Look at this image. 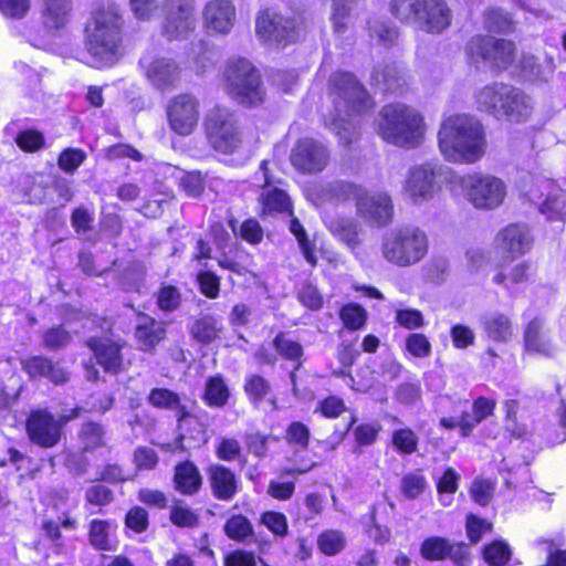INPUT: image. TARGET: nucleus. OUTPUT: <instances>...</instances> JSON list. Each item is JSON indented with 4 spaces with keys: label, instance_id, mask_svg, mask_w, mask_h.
I'll return each mask as SVG.
<instances>
[{
    "label": "nucleus",
    "instance_id": "nucleus-1",
    "mask_svg": "<svg viewBox=\"0 0 566 566\" xmlns=\"http://www.w3.org/2000/svg\"><path fill=\"white\" fill-rule=\"evenodd\" d=\"M331 84L336 114L331 119H325V124L338 137L340 144L348 146L359 137V124L349 117L370 111L374 102L350 73H335L331 77Z\"/></svg>",
    "mask_w": 566,
    "mask_h": 566
},
{
    "label": "nucleus",
    "instance_id": "nucleus-2",
    "mask_svg": "<svg viewBox=\"0 0 566 566\" xmlns=\"http://www.w3.org/2000/svg\"><path fill=\"white\" fill-rule=\"evenodd\" d=\"M124 20L115 3L102 4L91 12L84 29V44L95 67L118 61Z\"/></svg>",
    "mask_w": 566,
    "mask_h": 566
},
{
    "label": "nucleus",
    "instance_id": "nucleus-3",
    "mask_svg": "<svg viewBox=\"0 0 566 566\" xmlns=\"http://www.w3.org/2000/svg\"><path fill=\"white\" fill-rule=\"evenodd\" d=\"M438 139L442 155L455 163L473 164L483 157L486 148L482 124L465 114L446 118L439 129Z\"/></svg>",
    "mask_w": 566,
    "mask_h": 566
},
{
    "label": "nucleus",
    "instance_id": "nucleus-4",
    "mask_svg": "<svg viewBox=\"0 0 566 566\" xmlns=\"http://www.w3.org/2000/svg\"><path fill=\"white\" fill-rule=\"evenodd\" d=\"M378 133L384 140L398 147L415 148L424 135L423 117L403 104H389L379 112Z\"/></svg>",
    "mask_w": 566,
    "mask_h": 566
},
{
    "label": "nucleus",
    "instance_id": "nucleus-5",
    "mask_svg": "<svg viewBox=\"0 0 566 566\" xmlns=\"http://www.w3.org/2000/svg\"><path fill=\"white\" fill-rule=\"evenodd\" d=\"M222 80L226 93L238 104L255 107L263 102L264 88L259 70L244 57L227 62Z\"/></svg>",
    "mask_w": 566,
    "mask_h": 566
},
{
    "label": "nucleus",
    "instance_id": "nucleus-6",
    "mask_svg": "<svg viewBox=\"0 0 566 566\" xmlns=\"http://www.w3.org/2000/svg\"><path fill=\"white\" fill-rule=\"evenodd\" d=\"M428 251L426 233L416 227L392 229L384 237L382 256L398 266H409L422 260Z\"/></svg>",
    "mask_w": 566,
    "mask_h": 566
},
{
    "label": "nucleus",
    "instance_id": "nucleus-7",
    "mask_svg": "<svg viewBox=\"0 0 566 566\" xmlns=\"http://www.w3.org/2000/svg\"><path fill=\"white\" fill-rule=\"evenodd\" d=\"M205 128L208 142L216 151L233 154L242 144L237 115L229 108L216 106L210 109Z\"/></svg>",
    "mask_w": 566,
    "mask_h": 566
},
{
    "label": "nucleus",
    "instance_id": "nucleus-8",
    "mask_svg": "<svg viewBox=\"0 0 566 566\" xmlns=\"http://www.w3.org/2000/svg\"><path fill=\"white\" fill-rule=\"evenodd\" d=\"M459 185L464 198L479 210H494L506 196L504 181L489 174L473 172L460 178Z\"/></svg>",
    "mask_w": 566,
    "mask_h": 566
},
{
    "label": "nucleus",
    "instance_id": "nucleus-9",
    "mask_svg": "<svg viewBox=\"0 0 566 566\" xmlns=\"http://www.w3.org/2000/svg\"><path fill=\"white\" fill-rule=\"evenodd\" d=\"M468 55L481 59L490 66L505 70L515 60L516 48L512 41L490 35H476L465 46Z\"/></svg>",
    "mask_w": 566,
    "mask_h": 566
},
{
    "label": "nucleus",
    "instance_id": "nucleus-10",
    "mask_svg": "<svg viewBox=\"0 0 566 566\" xmlns=\"http://www.w3.org/2000/svg\"><path fill=\"white\" fill-rule=\"evenodd\" d=\"M193 0H167L161 35L168 41H182L195 31Z\"/></svg>",
    "mask_w": 566,
    "mask_h": 566
},
{
    "label": "nucleus",
    "instance_id": "nucleus-11",
    "mask_svg": "<svg viewBox=\"0 0 566 566\" xmlns=\"http://www.w3.org/2000/svg\"><path fill=\"white\" fill-rule=\"evenodd\" d=\"M329 160L331 153L327 146L314 138L298 139L290 155L292 166L305 175L322 172Z\"/></svg>",
    "mask_w": 566,
    "mask_h": 566
},
{
    "label": "nucleus",
    "instance_id": "nucleus-12",
    "mask_svg": "<svg viewBox=\"0 0 566 566\" xmlns=\"http://www.w3.org/2000/svg\"><path fill=\"white\" fill-rule=\"evenodd\" d=\"M76 416L74 412L70 417L64 416L56 420L46 410L32 411L25 423L29 439L42 448H52L61 440L62 426Z\"/></svg>",
    "mask_w": 566,
    "mask_h": 566
},
{
    "label": "nucleus",
    "instance_id": "nucleus-13",
    "mask_svg": "<svg viewBox=\"0 0 566 566\" xmlns=\"http://www.w3.org/2000/svg\"><path fill=\"white\" fill-rule=\"evenodd\" d=\"M419 552L429 562L449 558L457 566H468L471 562L469 546L464 542H453L441 536L427 537Z\"/></svg>",
    "mask_w": 566,
    "mask_h": 566
},
{
    "label": "nucleus",
    "instance_id": "nucleus-14",
    "mask_svg": "<svg viewBox=\"0 0 566 566\" xmlns=\"http://www.w3.org/2000/svg\"><path fill=\"white\" fill-rule=\"evenodd\" d=\"M21 368L31 380L45 379L54 386L66 385L72 376L63 360H54L43 355H34L22 359Z\"/></svg>",
    "mask_w": 566,
    "mask_h": 566
},
{
    "label": "nucleus",
    "instance_id": "nucleus-15",
    "mask_svg": "<svg viewBox=\"0 0 566 566\" xmlns=\"http://www.w3.org/2000/svg\"><path fill=\"white\" fill-rule=\"evenodd\" d=\"M147 80L159 91L172 90L180 80L178 63L169 57L144 54L138 62Z\"/></svg>",
    "mask_w": 566,
    "mask_h": 566
},
{
    "label": "nucleus",
    "instance_id": "nucleus-16",
    "mask_svg": "<svg viewBox=\"0 0 566 566\" xmlns=\"http://www.w3.org/2000/svg\"><path fill=\"white\" fill-rule=\"evenodd\" d=\"M199 103L190 94H180L167 107L170 128L182 136L193 132L199 118Z\"/></svg>",
    "mask_w": 566,
    "mask_h": 566
},
{
    "label": "nucleus",
    "instance_id": "nucleus-17",
    "mask_svg": "<svg viewBox=\"0 0 566 566\" xmlns=\"http://www.w3.org/2000/svg\"><path fill=\"white\" fill-rule=\"evenodd\" d=\"M441 175V167L427 163L410 169L406 181V191L413 202L420 203L433 198L437 191V177Z\"/></svg>",
    "mask_w": 566,
    "mask_h": 566
},
{
    "label": "nucleus",
    "instance_id": "nucleus-18",
    "mask_svg": "<svg viewBox=\"0 0 566 566\" xmlns=\"http://www.w3.org/2000/svg\"><path fill=\"white\" fill-rule=\"evenodd\" d=\"M496 249L506 258H517L530 251L533 237L525 224L512 223L496 235Z\"/></svg>",
    "mask_w": 566,
    "mask_h": 566
},
{
    "label": "nucleus",
    "instance_id": "nucleus-19",
    "mask_svg": "<svg viewBox=\"0 0 566 566\" xmlns=\"http://www.w3.org/2000/svg\"><path fill=\"white\" fill-rule=\"evenodd\" d=\"M357 212L368 222L385 226L391 220L392 202L387 195L368 196L365 191L358 199Z\"/></svg>",
    "mask_w": 566,
    "mask_h": 566
},
{
    "label": "nucleus",
    "instance_id": "nucleus-20",
    "mask_svg": "<svg viewBox=\"0 0 566 566\" xmlns=\"http://www.w3.org/2000/svg\"><path fill=\"white\" fill-rule=\"evenodd\" d=\"M430 3L421 8L417 28L428 33H441L451 24V10L444 0Z\"/></svg>",
    "mask_w": 566,
    "mask_h": 566
},
{
    "label": "nucleus",
    "instance_id": "nucleus-21",
    "mask_svg": "<svg viewBox=\"0 0 566 566\" xmlns=\"http://www.w3.org/2000/svg\"><path fill=\"white\" fill-rule=\"evenodd\" d=\"M86 346L94 353L97 364L106 373L116 375L122 370L123 356L116 343L106 338L91 337L86 340Z\"/></svg>",
    "mask_w": 566,
    "mask_h": 566
},
{
    "label": "nucleus",
    "instance_id": "nucleus-22",
    "mask_svg": "<svg viewBox=\"0 0 566 566\" xmlns=\"http://www.w3.org/2000/svg\"><path fill=\"white\" fill-rule=\"evenodd\" d=\"M208 29L227 34L233 27L235 9L230 0L210 1L205 9Z\"/></svg>",
    "mask_w": 566,
    "mask_h": 566
},
{
    "label": "nucleus",
    "instance_id": "nucleus-23",
    "mask_svg": "<svg viewBox=\"0 0 566 566\" xmlns=\"http://www.w3.org/2000/svg\"><path fill=\"white\" fill-rule=\"evenodd\" d=\"M42 23L49 32H56L69 23L72 0H38Z\"/></svg>",
    "mask_w": 566,
    "mask_h": 566
},
{
    "label": "nucleus",
    "instance_id": "nucleus-24",
    "mask_svg": "<svg viewBox=\"0 0 566 566\" xmlns=\"http://www.w3.org/2000/svg\"><path fill=\"white\" fill-rule=\"evenodd\" d=\"M269 165L268 160H263L261 164L265 185L260 193V202L263 214L275 216L283 212V190L276 186L281 181L272 176Z\"/></svg>",
    "mask_w": 566,
    "mask_h": 566
},
{
    "label": "nucleus",
    "instance_id": "nucleus-25",
    "mask_svg": "<svg viewBox=\"0 0 566 566\" xmlns=\"http://www.w3.org/2000/svg\"><path fill=\"white\" fill-rule=\"evenodd\" d=\"M505 99L503 98V112L501 117L510 122H524L532 114L533 105L531 98L520 88L507 84Z\"/></svg>",
    "mask_w": 566,
    "mask_h": 566
},
{
    "label": "nucleus",
    "instance_id": "nucleus-26",
    "mask_svg": "<svg viewBox=\"0 0 566 566\" xmlns=\"http://www.w3.org/2000/svg\"><path fill=\"white\" fill-rule=\"evenodd\" d=\"M524 343L527 352L549 357L555 353V346L548 337V331L542 318L532 319L524 331Z\"/></svg>",
    "mask_w": 566,
    "mask_h": 566
},
{
    "label": "nucleus",
    "instance_id": "nucleus-27",
    "mask_svg": "<svg viewBox=\"0 0 566 566\" xmlns=\"http://www.w3.org/2000/svg\"><path fill=\"white\" fill-rule=\"evenodd\" d=\"M256 34L269 44L279 46L283 39V15L271 9L263 10L255 21Z\"/></svg>",
    "mask_w": 566,
    "mask_h": 566
},
{
    "label": "nucleus",
    "instance_id": "nucleus-28",
    "mask_svg": "<svg viewBox=\"0 0 566 566\" xmlns=\"http://www.w3.org/2000/svg\"><path fill=\"white\" fill-rule=\"evenodd\" d=\"M209 482L213 495L219 500L229 501L237 493L235 475L223 465L214 464L209 468Z\"/></svg>",
    "mask_w": 566,
    "mask_h": 566
},
{
    "label": "nucleus",
    "instance_id": "nucleus-29",
    "mask_svg": "<svg viewBox=\"0 0 566 566\" xmlns=\"http://www.w3.org/2000/svg\"><path fill=\"white\" fill-rule=\"evenodd\" d=\"M507 84L493 83L482 87L475 95V103L479 111L493 115L496 118H501V112H503V98Z\"/></svg>",
    "mask_w": 566,
    "mask_h": 566
},
{
    "label": "nucleus",
    "instance_id": "nucleus-30",
    "mask_svg": "<svg viewBox=\"0 0 566 566\" xmlns=\"http://www.w3.org/2000/svg\"><path fill=\"white\" fill-rule=\"evenodd\" d=\"M165 335L166 329L163 323L144 313L138 315L135 336L144 350L154 348L165 338Z\"/></svg>",
    "mask_w": 566,
    "mask_h": 566
},
{
    "label": "nucleus",
    "instance_id": "nucleus-31",
    "mask_svg": "<svg viewBox=\"0 0 566 566\" xmlns=\"http://www.w3.org/2000/svg\"><path fill=\"white\" fill-rule=\"evenodd\" d=\"M285 214H289V230L295 237L298 247L311 265H316L315 243L308 239L307 232L298 219L293 214L292 202L285 193Z\"/></svg>",
    "mask_w": 566,
    "mask_h": 566
},
{
    "label": "nucleus",
    "instance_id": "nucleus-32",
    "mask_svg": "<svg viewBox=\"0 0 566 566\" xmlns=\"http://www.w3.org/2000/svg\"><path fill=\"white\" fill-rule=\"evenodd\" d=\"M174 482L179 492L192 495L201 488L202 476L193 462L185 461L176 465Z\"/></svg>",
    "mask_w": 566,
    "mask_h": 566
},
{
    "label": "nucleus",
    "instance_id": "nucleus-33",
    "mask_svg": "<svg viewBox=\"0 0 566 566\" xmlns=\"http://www.w3.org/2000/svg\"><path fill=\"white\" fill-rule=\"evenodd\" d=\"M485 334L494 342H507L513 336L511 319L500 312L485 314L482 317Z\"/></svg>",
    "mask_w": 566,
    "mask_h": 566
},
{
    "label": "nucleus",
    "instance_id": "nucleus-34",
    "mask_svg": "<svg viewBox=\"0 0 566 566\" xmlns=\"http://www.w3.org/2000/svg\"><path fill=\"white\" fill-rule=\"evenodd\" d=\"M326 226L333 235L344 242L348 248L355 249L360 243L358 223L355 220L336 217L328 219Z\"/></svg>",
    "mask_w": 566,
    "mask_h": 566
},
{
    "label": "nucleus",
    "instance_id": "nucleus-35",
    "mask_svg": "<svg viewBox=\"0 0 566 566\" xmlns=\"http://www.w3.org/2000/svg\"><path fill=\"white\" fill-rule=\"evenodd\" d=\"M520 67L522 75L530 81H547L555 70V64L553 57L539 62L534 55L525 54L521 59Z\"/></svg>",
    "mask_w": 566,
    "mask_h": 566
},
{
    "label": "nucleus",
    "instance_id": "nucleus-36",
    "mask_svg": "<svg viewBox=\"0 0 566 566\" xmlns=\"http://www.w3.org/2000/svg\"><path fill=\"white\" fill-rule=\"evenodd\" d=\"M189 332L191 337L198 343L209 345L218 338L221 326L214 316L206 314L195 318L189 327Z\"/></svg>",
    "mask_w": 566,
    "mask_h": 566
},
{
    "label": "nucleus",
    "instance_id": "nucleus-37",
    "mask_svg": "<svg viewBox=\"0 0 566 566\" xmlns=\"http://www.w3.org/2000/svg\"><path fill=\"white\" fill-rule=\"evenodd\" d=\"M329 21L335 34L345 33L352 25V11L358 0H329Z\"/></svg>",
    "mask_w": 566,
    "mask_h": 566
},
{
    "label": "nucleus",
    "instance_id": "nucleus-38",
    "mask_svg": "<svg viewBox=\"0 0 566 566\" xmlns=\"http://www.w3.org/2000/svg\"><path fill=\"white\" fill-rule=\"evenodd\" d=\"M323 196L329 200L348 201L354 200L356 207L358 206V199H360L365 192L363 188L357 185L347 181H334L329 182L322 190Z\"/></svg>",
    "mask_w": 566,
    "mask_h": 566
},
{
    "label": "nucleus",
    "instance_id": "nucleus-39",
    "mask_svg": "<svg viewBox=\"0 0 566 566\" xmlns=\"http://www.w3.org/2000/svg\"><path fill=\"white\" fill-rule=\"evenodd\" d=\"M145 279V266L134 261L117 273V283L126 292H139Z\"/></svg>",
    "mask_w": 566,
    "mask_h": 566
},
{
    "label": "nucleus",
    "instance_id": "nucleus-40",
    "mask_svg": "<svg viewBox=\"0 0 566 566\" xmlns=\"http://www.w3.org/2000/svg\"><path fill=\"white\" fill-rule=\"evenodd\" d=\"M375 84L380 85L384 91L396 92L403 85L400 70L395 64L378 66L371 74Z\"/></svg>",
    "mask_w": 566,
    "mask_h": 566
},
{
    "label": "nucleus",
    "instance_id": "nucleus-41",
    "mask_svg": "<svg viewBox=\"0 0 566 566\" xmlns=\"http://www.w3.org/2000/svg\"><path fill=\"white\" fill-rule=\"evenodd\" d=\"M229 397L230 391L222 376L216 375L208 378L203 395L208 406L223 407L228 402Z\"/></svg>",
    "mask_w": 566,
    "mask_h": 566
},
{
    "label": "nucleus",
    "instance_id": "nucleus-42",
    "mask_svg": "<svg viewBox=\"0 0 566 566\" xmlns=\"http://www.w3.org/2000/svg\"><path fill=\"white\" fill-rule=\"evenodd\" d=\"M113 524L109 521L92 520L88 530V542L97 551H112L109 534Z\"/></svg>",
    "mask_w": 566,
    "mask_h": 566
},
{
    "label": "nucleus",
    "instance_id": "nucleus-43",
    "mask_svg": "<svg viewBox=\"0 0 566 566\" xmlns=\"http://www.w3.org/2000/svg\"><path fill=\"white\" fill-rule=\"evenodd\" d=\"M104 437L105 430L101 423L93 421L83 423L80 430L83 451L93 452L96 449L104 447Z\"/></svg>",
    "mask_w": 566,
    "mask_h": 566
},
{
    "label": "nucleus",
    "instance_id": "nucleus-44",
    "mask_svg": "<svg viewBox=\"0 0 566 566\" xmlns=\"http://www.w3.org/2000/svg\"><path fill=\"white\" fill-rule=\"evenodd\" d=\"M539 212L547 220H565L566 219V192L557 191L551 193L539 205Z\"/></svg>",
    "mask_w": 566,
    "mask_h": 566
},
{
    "label": "nucleus",
    "instance_id": "nucleus-45",
    "mask_svg": "<svg viewBox=\"0 0 566 566\" xmlns=\"http://www.w3.org/2000/svg\"><path fill=\"white\" fill-rule=\"evenodd\" d=\"M223 532L229 538L238 542H244L254 537L252 524L241 514L230 517L223 526Z\"/></svg>",
    "mask_w": 566,
    "mask_h": 566
},
{
    "label": "nucleus",
    "instance_id": "nucleus-46",
    "mask_svg": "<svg viewBox=\"0 0 566 566\" xmlns=\"http://www.w3.org/2000/svg\"><path fill=\"white\" fill-rule=\"evenodd\" d=\"M484 27L490 32L509 33L514 30V21L502 9L491 8L484 13Z\"/></svg>",
    "mask_w": 566,
    "mask_h": 566
},
{
    "label": "nucleus",
    "instance_id": "nucleus-47",
    "mask_svg": "<svg viewBox=\"0 0 566 566\" xmlns=\"http://www.w3.org/2000/svg\"><path fill=\"white\" fill-rule=\"evenodd\" d=\"M303 355V348L298 343L287 342L285 340V359L296 360V364L293 367V370L290 373V379L292 382V391L293 395L298 399H304L307 397L310 391L306 388L300 389L296 384V374L295 371L300 368L301 361L298 360Z\"/></svg>",
    "mask_w": 566,
    "mask_h": 566
},
{
    "label": "nucleus",
    "instance_id": "nucleus-48",
    "mask_svg": "<svg viewBox=\"0 0 566 566\" xmlns=\"http://www.w3.org/2000/svg\"><path fill=\"white\" fill-rule=\"evenodd\" d=\"M346 544V539L342 532L328 530L323 532L317 538L318 549L328 556L339 553Z\"/></svg>",
    "mask_w": 566,
    "mask_h": 566
},
{
    "label": "nucleus",
    "instance_id": "nucleus-49",
    "mask_svg": "<svg viewBox=\"0 0 566 566\" xmlns=\"http://www.w3.org/2000/svg\"><path fill=\"white\" fill-rule=\"evenodd\" d=\"M72 342V336L63 325L53 326L46 329L42 336L43 346L50 350H61Z\"/></svg>",
    "mask_w": 566,
    "mask_h": 566
},
{
    "label": "nucleus",
    "instance_id": "nucleus-50",
    "mask_svg": "<svg viewBox=\"0 0 566 566\" xmlns=\"http://www.w3.org/2000/svg\"><path fill=\"white\" fill-rule=\"evenodd\" d=\"M428 483L420 472H410L402 476L400 491L406 499H417L427 488Z\"/></svg>",
    "mask_w": 566,
    "mask_h": 566
},
{
    "label": "nucleus",
    "instance_id": "nucleus-51",
    "mask_svg": "<svg viewBox=\"0 0 566 566\" xmlns=\"http://www.w3.org/2000/svg\"><path fill=\"white\" fill-rule=\"evenodd\" d=\"M511 556L510 546L503 542H493L483 549V557L490 566H504Z\"/></svg>",
    "mask_w": 566,
    "mask_h": 566
},
{
    "label": "nucleus",
    "instance_id": "nucleus-52",
    "mask_svg": "<svg viewBox=\"0 0 566 566\" xmlns=\"http://www.w3.org/2000/svg\"><path fill=\"white\" fill-rule=\"evenodd\" d=\"M14 140L17 145L25 153H34L45 146L43 134L36 129L21 130L17 134Z\"/></svg>",
    "mask_w": 566,
    "mask_h": 566
},
{
    "label": "nucleus",
    "instance_id": "nucleus-53",
    "mask_svg": "<svg viewBox=\"0 0 566 566\" xmlns=\"http://www.w3.org/2000/svg\"><path fill=\"white\" fill-rule=\"evenodd\" d=\"M147 400L156 408L175 410L179 407V396L167 388L151 389Z\"/></svg>",
    "mask_w": 566,
    "mask_h": 566
},
{
    "label": "nucleus",
    "instance_id": "nucleus-54",
    "mask_svg": "<svg viewBox=\"0 0 566 566\" xmlns=\"http://www.w3.org/2000/svg\"><path fill=\"white\" fill-rule=\"evenodd\" d=\"M530 269L531 266L527 262H521L515 264L507 274L504 272H499L494 276L493 281L496 284L504 285L505 287L510 286L509 283L520 284L528 279Z\"/></svg>",
    "mask_w": 566,
    "mask_h": 566
},
{
    "label": "nucleus",
    "instance_id": "nucleus-55",
    "mask_svg": "<svg viewBox=\"0 0 566 566\" xmlns=\"http://www.w3.org/2000/svg\"><path fill=\"white\" fill-rule=\"evenodd\" d=\"M206 177L207 174L199 170L189 171L180 178V186L187 196L198 198L205 190Z\"/></svg>",
    "mask_w": 566,
    "mask_h": 566
},
{
    "label": "nucleus",
    "instance_id": "nucleus-56",
    "mask_svg": "<svg viewBox=\"0 0 566 566\" xmlns=\"http://www.w3.org/2000/svg\"><path fill=\"white\" fill-rule=\"evenodd\" d=\"M392 444L405 454H411L417 450L418 437L409 428L398 429L392 432Z\"/></svg>",
    "mask_w": 566,
    "mask_h": 566
},
{
    "label": "nucleus",
    "instance_id": "nucleus-57",
    "mask_svg": "<svg viewBox=\"0 0 566 566\" xmlns=\"http://www.w3.org/2000/svg\"><path fill=\"white\" fill-rule=\"evenodd\" d=\"M181 303V294L174 285H163L157 294V304L161 311L174 312Z\"/></svg>",
    "mask_w": 566,
    "mask_h": 566
},
{
    "label": "nucleus",
    "instance_id": "nucleus-58",
    "mask_svg": "<svg viewBox=\"0 0 566 566\" xmlns=\"http://www.w3.org/2000/svg\"><path fill=\"white\" fill-rule=\"evenodd\" d=\"M285 439L296 450H305L310 440V429L302 422H292L286 430Z\"/></svg>",
    "mask_w": 566,
    "mask_h": 566
},
{
    "label": "nucleus",
    "instance_id": "nucleus-59",
    "mask_svg": "<svg viewBox=\"0 0 566 566\" xmlns=\"http://www.w3.org/2000/svg\"><path fill=\"white\" fill-rule=\"evenodd\" d=\"M285 44L296 42L305 32V17L302 11H294L293 17H285Z\"/></svg>",
    "mask_w": 566,
    "mask_h": 566
},
{
    "label": "nucleus",
    "instance_id": "nucleus-60",
    "mask_svg": "<svg viewBox=\"0 0 566 566\" xmlns=\"http://www.w3.org/2000/svg\"><path fill=\"white\" fill-rule=\"evenodd\" d=\"M340 318L349 329L360 328L366 319V312L356 304H347L340 311Z\"/></svg>",
    "mask_w": 566,
    "mask_h": 566
},
{
    "label": "nucleus",
    "instance_id": "nucleus-61",
    "mask_svg": "<svg viewBox=\"0 0 566 566\" xmlns=\"http://www.w3.org/2000/svg\"><path fill=\"white\" fill-rule=\"evenodd\" d=\"M85 153L76 148H67L59 156V166L67 174H73L84 161Z\"/></svg>",
    "mask_w": 566,
    "mask_h": 566
},
{
    "label": "nucleus",
    "instance_id": "nucleus-62",
    "mask_svg": "<svg viewBox=\"0 0 566 566\" xmlns=\"http://www.w3.org/2000/svg\"><path fill=\"white\" fill-rule=\"evenodd\" d=\"M85 500L90 504L104 506L114 501V493L109 488L96 484L86 489Z\"/></svg>",
    "mask_w": 566,
    "mask_h": 566
},
{
    "label": "nucleus",
    "instance_id": "nucleus-63",
    "mask_svg": "<svg viewBox=\"0 0 566 566\" xmlns=\"http://www.w3.org/2000/svg\"><path fill=\"white\" fill-rule=\"evenodd\" d=\"M148 513L142 506H134L125 516V525L136 533H143L148 527Z\"/></svg>",
    "mask_w": 566,
    "mask_h": 566
},
{
    "label": "nucleus",
    "instance_id": "nucleus-64",
    "mask_svg": "<svg viewBox=\"0 0 566 566\" xmlns=\"http://www.w3.org/2000/svg\"><path fill=\"white\" fill-rule=\"evenodd\" d=\"M537 542L546 545L547 566H566V549H559L560 544L547 538H539Z\"/></svg>",
    "mask_w": 566,
    "mask_h": 566
}]
</instances>
